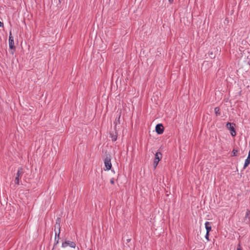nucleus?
I'll list each match as a JSON object with an SVG mask.
<instances>
[{"label": "nucleus", "instance_id": "obj_1", "mask_svg": "<svg viewBox=\"0 0 250 250\" xmlns=\"http://www.w3.org/2000/svg\"><path fill=\"white\" fill-rule=\"evenodd\" d=\"M61 227L60 224L58 225L55 224L54 226V231H55V244L53 249H54L55 246L59 243V235L60 233Z\"/></svg>", "mask_w": 250, "mask_h": 250}, {"label": "nucleus", "instance_id": "obj_2", "mask_svg": "<svg viewBox=\"0 0 250 250\" xmlns=\"http://www.w3.org/2000/svg\"><path fill=\"white\" fill-rule=\"evenodd\" d=\"M105 167L107 170L111 168V156L109 154L106 153L105 158L104 160Z\"/></svg>", "mask_w": 250, "mask_h": 250}, {"label": "nucleus", "instance_id": "obj_3", "mask_svg": "<svg viewBox=\"0 0 250 250\" xmlns=\"http://www.w3.org/2000/svg\"><path fill=\"white\" fill-rule=\"evenodd\" d=\"M235 126V124L234 123L228 122L226 124V127L230 130V134L232 136L236 135V132L234 128Z\"/></svg>", "mask_w": 250, "mask_h": 250}, {"label": "nucleus", "instance_id": "obj_4", "mask_svg": "<svg viewBox=\"0 0 250 250\" xmlns=\"http://www.w3.org/2000/svg\"><path fill=\"white\" fill-rule=\"evenodd\" d=\"M162 159V154L160 152H157L155 155V158L153 161V167L155 169L159 163V162Z\"/></svg>", "mask_w": 250, "mask_h": 250}, {"label": "nucleus", "instance_id": "obj_5", "mask_svg": "<svg viewBox=\"0 0 250 250\" xmlns=\"http://www.w3.org/2000/svg\"><path fill=\"white\" fill-rule=\"evenodd\" d=\"M23 174V168H20L18 169L17 176L15 178V183L16 185H19L20 183V178H21V177Z\"/></svg>", "mask_w": 250, "mask_h": 250}, {"label": "nucleus", "instance_id": "obj_6", "mask_svg": "<svg viewBox=\"0 0 250 250\" xmlns=\"http://www.w3.org/2000/svg\"><path fill=\"white\" fill-rule=\"evenodd\" d=\"M9 46L11 50H15V46L14 45V38L12 36L11 31L10 32L9 37Z\"/></svg>", "mask_w": 250, "mask_h": 250}, {"label": "nucleus", "instance_id": "obj_7", "mask_svg": "<svg viewBox=\"0 0 250 250\" xmlns=\"http://www.w3.org/2000/svg\"><path fill=\"white\" fill-rule=\"evenodd\" d=\"M164 127L162 124H158L156 125L155 131L158 134H161L164 132Z\"/></svg>", "mask_w": 250, "mask_h": 250}, {"label": "nucleus", "instance_id": "obj_8", "mask_svg": "<svg viewBox=\"0 0 250 250\" xmlns=\"http://www.w3.org/2000/svg\"><path fill=\"white\" fill-rule=\"evenodd\" d=\"M68 246H70L71 248H75L76 244L75 242L70 241H65L62 243V247L63 248L66 247Z\"/></svg>", "mask_w": 250, "mask_h": 250}, {"label": "nucleus", "instance_id": "obj_9", "mask_svg": "<svg viewBox=\"0 0 250 250\" xmlns=\"http://www.w3.org/2000/svg\"><path fill=\"white\" fill-rule=\"evenodd\" d=\"M250 210L247 209L245 214V216L244 219V222H245L246 223H248L250 221Z\"/></svg>", "mask_w": 250, "mask_h": 250}, {"label": "nucleus", "instance_id": "obj_10", "mask_svg": "<svg viewBox=\"0 0 250 250\" xmlns=\"http://www.w3.org/2000/svg\"><path fill=\"white\" fill-rule=\"evenodd\" d=\"M205 228L207 230V232H209L211 230V223L209 222H206L205 223Z\"/></svg>", "mask_w": 250, "mask_h": 250}, {"label": "nucleus", "instance_id": "obj_11", "mask_svg": "<svg viewBox=\"0 0 250 250\" xmlns=\"http://www.w3.org/2000/svg\"><path fill=\"white\" fill-rule=\"evenodd\" d=\"M250 164V154L249 153V155L247 157V158L246 159L244 166V168H245L246 167H247Z\"/></svg>", "mask_w": 250, "mask_h": 250}, {"label": "nucleus", "instance_id": "obj_12", "mask_svg": "<svg viewBox=\"0 0 250 250\" xmlns=\"http://www.w3.org/2000/svg\"><path fill=\"white\" fill-rule=\"evenodd\" d=\"M121 118V112L119 114L118 118H116L115 121L114 122V124H115L114 128L116 129L117 124H120V119Z\"/></svg>", "mask_w": 250, "mask_h": 250}, {"label": "nucleus", "instance_id": "obj_13", "mask_svg": "<svg viewBox=\"0 0 250 250\" xmlns=\"http://www.w3.org/2000/svg\"><path fill=\"white\" fill-rule=\"evenodd\" d=\"M214 111L216 116H219L220 115V108L218 107H216L214 108Z\"/></svg>", "mask_w": 250, "mask_h": 250}, {"label": "nucleus", "instance_id": "obj_14", "mask_svg": "<svg viewBox=\"0 0 250 250\" xmlns=\"http://www.w3.org/2000/svg\"><path fill=\"white\" fill-rule=\"evenodd\" d=\"M110 137L111 138V139H112V141H115L117 140V134L116 133V134H110Z\"/></svg>", "mask_w": 250, "mask_h": 250}, {"label": "nucleus", "instance_id": "obj_15", "mask_svg": "<svg viewBox=\"0 0 250 250\" xmlns=\"http://www.w3.org/2000/svg\"><path fill=\"white\" fill-rule=\"evenodd\" d=\"M238 152V150L233 149L232 153V156H235L237 155V153Z\"/></svg>", "mask_w": 250, "mask_h": 250}, {"label": "nucleus", "instance_id": "obj_16", "mask_svg": "<svg viewBox=\"0 0 250 250\" xmlns=\"http://www.w3.org/2000/svg\"><path fill=\"white\" fill-rule=\"evenodd\" d=\"M61 222V219L60 217H58L57 218V219L56 220V223L55 224L59 225V224H60Z\"/></svg>", "mask_w": 250, "mask_h": 250}, {"label": "nucleus", "instance_id": "obj_17", "mask_svg": "<svg viewBox=\"0 0 250 250\" xmlns=\"http://www.w3.org/2000/svg\"><path fill=\"white\" fill-rule=\"evenodd\" d=\"M209 232H206V236H205V238H206V239L208 241H209Z\"/></svg>", "mask_w": 250, "mask_h": 250}, {"label": "nucleus", "instance_id": "obj_18", "mask_svg": "<svg viewBox=\"0 0 250 250\" xmlns=\"http://www.w3.org/2000/svg\"><path fill=\"white\" fill-rule=\"evenodd\" d=\"M237 250H242L240 243H239L237 246Z\"/></svg>", "mask_w": 250, "mask_h": 250}, {"label": "nucleus", "instance_id": "obj_19", "mask_svg": "<svg viewBox=\"0 0 250 250\" xmlns=\"http://www.w3.org/2000/svg\"><path fill=\"white\" fill-rule=\"evenodd\" d=\"M110 182L111 184H114V178H112L110 181Z\"/></svg>", "mask_w": 250, "mask_h": 250}, {"label": "nucleus", "instance_id": "obj_20", "mask_svg": "<svg viewBox=\"0 0 250 250\" xmlns=\"http://www.w3.org/2000/svg\"><path fill=\"white\" fill-rule=\"evenodd\" d=\"M3 24L2 22H1L0 21V27L3 26Z\"/></svg>", "mask_w": 250, "mask_h": 250}, {"label": "nucleus", "instance_id": "obj_21", "mask_svg": "<svg viewBox=\"0 0 250 250\" xmlns=\"http://www.w3.org/2000/svg\"><path fill=\"white\" fill-rule=\"evenodd\" d=\"M168 1H169V2L170 3H172L173 2V0H168Z\"/></svg>", "mask_w": 250, "mask_h": 250}, {"label": "nucleus", "instance_id": "obj_22", "mask_svg": "<svg viewBox=\"0 0 250 250\" xmlns=\"http://www.w3.org/2000/svg\"><path fill=\"white\" fill-rule=\"evenodd\" d=\"M130 239H127V242H129L130 241Z\"/></svg>", "mask_w": 250, "mask_h": 250}]
</instances>
